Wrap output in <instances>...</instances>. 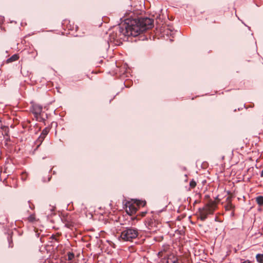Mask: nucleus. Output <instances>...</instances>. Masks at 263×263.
I'll return each mask as SVG.
<instances>
[{
  "label": "nucleus",
  "instance_id": "1",
  "mask_svg": "<svg viewBox=\"0 0 263 263\" xmlns=\"http://www.w3.org/2000/svg\"><path fill=\"white\" fill-rule=\"evenodd\" d=\"M154 26V20L148 17H140L128 21L116 27L115 31L111 33L109 38L112 41H124L126 36H136Z\"/></svg>",
  "mask_w": 263,
  "mask_h": 263
},
{
  "label": "nucleus",
  "instance_id": "2",
  "mask_svg": "<svg viewBox=\"0 0 263 263\" xmlns=\"http://www.w3.org/2000/svg\"><path fill=\"white\" fill-rule=\"evenodd\" d=\"M217 208V203L214 201H210L202 208H199L198 212L200 219L204 221L208 218V215L213 214Z\"/></svg>",
  "mask_w": 263,
  "mask_h": 263
},
{
  "label": "nucleus",
  "instance_id": "3",
  "mask_svg": "<svg viewBox=\"0 0 263 263\" xmlns=\"http://www.w3.org/2000/svg\"><path fill=\"white\" fill-rule=\"evenodd\" d=\"M138 230L134 228H126L124 230L120 235V237L124 241H132L133 239L136 238L138 236Z\"/></svg>",
  "mask_w": 263,
  "mask_h": 263
},
{
  "label": "nucleus",
  "instance_id": "4",
  "mask_svg": "<svg viewBox=\"0 0 263 263\" xmlns=\"http://www.w3.org/2000/svg\"><path fill=\"white\" fill-rule=\"evenodd\" d=\"M138 208L135 203H130L128 202L126 205V212L128 214L132 215L135 214L138 211Z\"/></svg>",
  "mask_w": 263,
  "mask_h": 263
},
{
  "label": "nucleus",
  "instance_id": "5",
  "mask_svg": "<svg viewBox=\"0 0 263 263\" xmlns=\"http://www.w3.org/2000/svg\"><path fill=\"white\" fill-rule=\"evenodd\" d=\"M32 112L34 114L35 117L38 118L42 111V107L39 105H34L32 107Z\"/></svg>",
  "mask_w": 263,
  "mask_h": 263
},
{
  "label": "nucleus",
  "instance_id": "6",
  "mask_svg": "<svg viewBox=\"0 0 263 263\" xmlns=\"http://www.w3.org/2000/svg\"><path fill=\"white\" fill-rule=\"evenodd\" d=\"M19 59V57L17 54H13L12 57L7 60V63H11L14 61H17Z\"/></svg>",
  "mask_w": 263,
  "mask_h": 263
},
{
  "label": "nucleus",
  "instance_id": "7",
  "mask_svg": "<svg viewBox=\"0 0 263 263\" xmlns=\"http://www.w3.org/2000/svg\"><path fill=\"white\" fill-rule=\"evenodd\" d=\"M45 137L43 136V135H41L40 137L38 138V139L36 140L35 143L37 144V148L41 144L42 142L44 141Z\"/></svg>",
  "mask_w": 263,
  "mask_h": 263
},
{
  "label": "nucleus",
  "instance_id": "8",
  "mask_svg": "<svg viewBox=\"0 0 263 263\" xmlns=\"http://www.w3.org/2000/svg\"><path fill=\"white\" fill-rule=\"evenodd\" d=\"M256 201L257 203L259 205H263V196H259L256 198Z\"/></svg>",
  "mask_w": 263,
  "mask_h": 263
},
{
  "label": "nucleus",
  "instance_id": "9",
  "mask_svg": "<svg viewBox=\"0 0 263 263\" xmlns=\"http://www.w3.org/2000/svg\"><path fill=\"white\" fill-rule=\"evenodd\" d=\"M135 203L136 204L138 208H139L140 206H144L146 204V201L137 200Z\"/></svg>",
  "mask_w": 263,
  "mask_h": 263
},
{
  "label": "nucleus",
  "instance_id": "10",
  "mask_svg": "<svg viewBox=\"0 0 263 263\" xmlns=\"http://www.w3.org/2000/svg\"><path fill=\"white\" fill-rule=\"evenodd\" d=\"M257 261L259 263H263V254H258L256 256Z\"/></svg>",
  "mask_w": 263,
  "mask_h": 263
},
{
  "label": "nucleus",
  "instance_id": "11",
  "mask_svg": "<svg viewBox=\"0 0 263 263\" xmlns=\"http://www.w3.org/2000/svg\"><path fill=\"white\" fill-rule=\"evenodd\" d=\"M67 256H68V260H69V261L72 260L73 259V258L74 257V254L72 252H69L67 253Z\"/></svg>",
  "mask_w": 263,
  "mask_h": 263
},
{
  "label": "nucleus",
  "instance_id": "12",
  "mask_svg": "<svg viewBox=\"0 0 263 263\" xmlns=\"http://www.w3.org/2000/svg\"><path fill=\"white\" fill-rule=\"evenodd\" d=\"M49 132V128H47V127H46V128H44V129L43 130V131H42V133H41V135H43V136H44V137H46V136H47V135L48 134Z\"/></svg>",
  "mask_w": 263,
  "mask_h": 263
},
{
  "label": "nucleus",
  "instance_id": "13",
  "mask_svg": "<svg viewBox=\"0 0 263 263\" xmlns=\"http://www.w3.org/2000/svg\"><path fill=\"white\" fill-rule=\"evenodd\" d=\"M191 188L193 189L196 186V182L194 180H192L190 183Z\"/></svg>",
  "mask_w": 263,
  "mask_h": 263
},
{
  "label": "nucleus",
  "instance_id": "14",
  "mask_svg": "<svg viewBox=\"0 0 263 263\" xmlns=\"http://www.w3.org/2000/svg\"><path fill=\"white\" fill-rule=\"evenodd\" d=\"M28 220L30 222H33L35 220V216L34 215H31L29 217H28Z\"/></svg>",
  "mask_w": 263,
  "mask_h": 263
},
{
  "label": "nucleus",
  "instance_id": "15",
  "mask_svg": "<svg viewBox=\"0 0 263 263\" xmlns=\"http://www.w3.org/2000/svg\"><path fill=\"white\" fill-rule=\"evenodd\" d=\"M234 208V206L232 205V203H229L226 206V210H230L231 209H232Z\"/></svg>",
  "mask_w": 263,
  "mask_h": 263
},
{
  "label": "nucleus",
  "instance_id": "16",
  "mask_svg": "<svg viewBox=\"0 0 263 263\" xmlns=\"http://www.w3.org/2000/svg\"><path fill=\"white\" fill-rule=\"evenodd\" d=\"M65 226L67 227V228H71V227L73 226V224L71 222H68L67 221V222L65 223Z\"/></svg>",
  "mask_w": 263,
  "mask_h": 263
},
{
  "label": "nucleus",
  "instance_id": "17",
  "mask_svg": "<svg viewBox=\"0 0 263 263\" xmlns=\"http://www.w3.org/2000/svg\"><path fill=\"white\" fill-rule=\"evenodd\" d=\"M50 239H55L56 240H57L56 236L53 235L51 236Z\"/></svg>",
  "mask_w": 263,
  "mask_h": 263
},
{
  "label": "nucleus",
  "instance_id": "18",
  "mask_svg": "<svg viewBox=\"0 0 263 263\" xmlns=\"http://www.w3.org/2000/svg\"><path fill=\"white\" fill-rule=\"evenodd\" d=\"M146 214V212H142V213H141V216H142V217H144V216H145Z\"/></svg>",
  "mask_w": 263,
  "mask_h": 263
},
{
  "label": "nucleus",
  "instance_id": "19",
  "mask_svg": "<svg viewBox=\"0 0 263 263\" xmlns=\"http://www.w3.org/2000/svg\"><path fill=\"white\" fill-rule=\"evenodd\" d=\"M173 263H178V260L177 259H176L175 260H174Z\"/></svg>",
  "mask_w": 263,
  "mask_h": 263
},
{
  "label": "nucleus",
  "instance_id": "20",
  "mask_svg": "<svg viewBox=\"0 0 263 263\" xmlns=\"http://www.w3.org/2000/svg\"><path fill=\"white\" fill-rule=\"evenodd\" d=\"M242 263H250V261L249 260H246V261H243Z\"/></svg>",
  "mask_w": 263,
  "mask_h": 263
},
{
  "label": "nucleus",
  "instance_id": "21",
  "mask_svg": "<svg viewBox=\"0 0 263 263\" xmlns=\"http://www.w3.org/2000/svg\"><path fill=\"white\" fill-rule=\"evenodd\" d=\"M261 177H263V170H262L260 174Z\"/></svg>",
  "mask_w": 263,
  "mask_h": 263
},
{
  "label": "nucleus",
  "instance_id": "22",
  "mask_svg": "<svg viewBox=\"0 0 263 263\" xmlns=\"http://www.w3.org/2000/svg\"><path fill=\"white\" fill-rule=\"evenodd\" d=\"M125 86H126V87H129V85H127V84H125Z\"/></svg>",
  "mask_w": 263,
  "mask_h": 263
},
{
  "label": "nucleus",
  "instance_id": "23",
  "mask_svg": "<svg viewBox=\"0 0 263 263\" xmlns=\"http://www.w3.org/2000/svg\"><path fill=\"white\" fill-rule=\"evenodd\" d=\"M51 177L49 178L48 181H50Z\"/></svg>",
  "mask_w": 263,
  "mask_h": 263
}]
</instances>
